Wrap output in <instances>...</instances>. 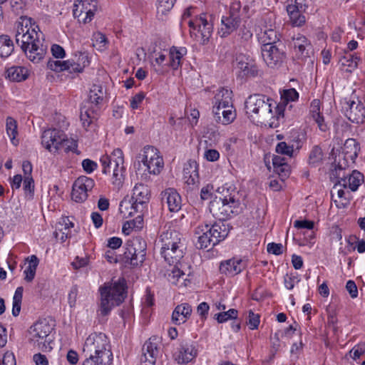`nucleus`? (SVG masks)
Returning a JSON list of instances; mask_svg holds the SVG:
<instances>
[{"instance_id": "nucleus-1", "label": "nucleus", "mask_w": 365, "mask_h": 365, "mask_svg": "<svg viewBox=\"0 0 365 365\" xmlns=\"http://www.w3.org/2000/svg\"><path fill=\"white\" fill-rule=\"evenodd\" d=\"M36 29H38V26L31 18L21 16L17 22L15 36L16 43L27 58L34 63H39L47 51V45L39 38Z\"/></svg>"}, {"instance_id": "nucleus-2", "label": "nucleus", "mask_w": 365, "mask_h": 365, "mask_svg": "<svg viewBox=\"0 0 365 365\" xmlns=\"http://www.w3.org/2000/svg\"><path fill=\"white\" fill-rule=\"evenodd\" d=\"M245 110L253 120L269 128H277L279 118L283 117L282 106L260 94L252 95L246 100Z\"/></svg>"}, {"instance_id": "nucleus-3", "label": "nucleus", "mask_w": 365, "mask_h": 365, "mask_svg": "<svg viewBox=\"0 0 365 365\" xmlns=\"http://www.w3.org/2000/svg\"><path fill=\"white\" fill-rule=\"evenodd\" d=\"M86 357L83 365H110L113 354L109 340L103 333H93L86 339L83 347Z\"/></svg>"}, {"instance_id": "nucleus-4", "label": "nucleus", "mask_w": 365, "mask_h": 365, "mask_svg": "<svg viewBox=\"0 0 365 365\" xmlns=\"http://www.w3.org/2000/svg\"><path fill=\"white\" fill-rule=\"evenodd\" d=\"M161 255L169 264H178L185 254V244L181 235L174 230L163 232L160 236Z\"/></svg>"}, {"instance_id": "nucleus-5", "label": "nucleus", "mask_w": 365, "mask_h": 365, "mask_svg": "<svg viewBox=\"0 0 365 365\" xmlns=\"http://www.w3.org/2000/svg\"><path fill=\"white\" fill-rule=\"evenodd\" d=\"M125 285L124 279H119L101 287V303L98 312L102 316H106L112 308L121 304L125 297Z\"/></svg>"}, {"instance_id": "nucleus-6", "label": "nucleus", "mask_w": 365, "mask_h": 365, "mask_svg": "<svg viewBox=\"0 0 365 365\" xmlns=\"http://www.w3.org/2000/svg\"><path fill=\"white\" fill-rule=\"evenodd\" d=\"M53 329L46 319L37 321L29 329V342L42 351H51L53 343L51 334Z\"/></svg>"}, {"instance_id": "nucleus-7", "label": "nucleus", "mask_w": 365, "mask_h": 365, "mask_svg": "<svg viewBox=\"0 0 365 365\" xmlns=\"http://www.w3.org/2000/svg\"><path fill=\"white\" fill-rule=\"evenodd\" d=\"M146 242L140 237L128 240L125 244L123 257L125 263L133 266L141 264L145 258Z\"/></svg>"}, {"instance_id": "nucleus-8", "label": "nucleus", "mask_w": 365, "mask_h": 365, "mask_svg": "<svg viewBox=\"0 0 365 365\" xmlns=\"http://www.w3.org/2000/svg\"><path fill=\"white\" fill-rule=\"evenodd\" d=\"M239 202L232 196L215 198L210 203L209 209L212 215L219 221H225L237 212Z\"/></svg>"}, {"instance_id": "nucleus-9", "label": "nucleus", "mask_w": 365, "mask_h": 365, "mask_svg": "<svg viewBox=\"0 0 365 365\" xmlns=\"http://www.w3.org/2000/svg\"><path fill=\"white\" fill-rule=\"evenodd\" d=\"M100 160L103 173L107 174L112 172L113 177L116 181L122 180L125 168L123 166V153L120 149H115L110 155H103Z\"/></svg>"}, {"instance_id": "nucleus-10", "label": "nucleus", "mask_w": 365, "mask_h": 365, "mask_svg": "<svg viewBox=\"0 0 365 365\" xmlns=\"http://www.w3.org/2000/svg\"><path fill=\"white\" fill-rule=\"evenodd\" d=\"M190 35L201 44H206L212 36L213 27L205 14L200 15L195 21H190Z\"/></svg>"}, {"instance_id": "nucleus-11", "label": "nucleus", "mask_w": 365, "mask_h": 365, "mask_svg": "<svg viewBox=\"0 0 365 365\" xmlns=\"http://www.w3.org/2000/svg\"><path fill=\"white\" fill-rule=\"evenodd\" d=\"M241 5L239 1L233 2L227 16L222 17V26L220 31L221 37H225L235 31L240 23Z\"/></svg>"}, {"instance_id": "nucleus-12", "label": "nucleus", "mask_w": 365, "mask_h": 365, "mask_svg": "<svg viewBox=\"0 0 365 365\" xmlns=\"http://www.w3.org/2000/svg\"><path fill=\"white\" fill-rule=\"evenodd\" d=\"M142 163L149 173L158 175L163 168L164 162L159 151L153 146H145L143 149Z\"/></svg>"}, {"instance_id": "nucleus-13", "label": "nucleus", "mask_w": 365, "mask_h": 365, "mask_svg": "<svg viewBox=\"0 0 365 365\" xmlns=\"http://www.w3.org/2000/svg\"><path fill=\"white\" fill-rule=\"evenodd\" d=\"M343 169L341 165L338 166V168H335L331 172V178H339L338 183L335 185V187L339 185L342 186L344 188L349 187L351 191L357 190L360 185L364 182V175L357 170H353L351 174L347 176L341 175V172Z\"/></svg>"}, {"instance_id": "nucleus-14", "label": "nucleus", "mask_w": 365, "mask_h": 365, "mask_svg": "<svg viewBox=\"0 0 365 365\" xmlns=\"http://www.w3.org/2000/svg\"><path fill=\"white\" fill-rule=\"evenodd\" d=\"M73 15L83 23L90 22L97 11L96 0H76L74 3Z\"/></svg>"}, {"instance_id": "nucleus-15", "label": "nucleus", "mask_w": 365, "mask_h": 365, "mask_svg": "<svg viewBox=\"0 0 365 365\" xmlns=\"http://www.w3.org/2000/svg\"><path fill=\"white\" fill-rule=\"evenodd\" d=\"M94 187V181L86 176L79 177L75 180L72 189V199L77 202H82L88 197V192Z\"/></svg>"}, {"instance_id": "nucleus-16", "label": "nucleus", "mask_w": 365, "mask_h": 365, "mask_svg": "<svg viewBox=\"0 0 365 365\" xmlns=\"http://www.w3.org/2000/svg\"><path fill=\"white\" fill-rule=\"evenodd\" d=\"M262 56L266 64L271 68L280 66L284 58V52L279 48V45L262 46Z\"/></svg>"}, {"instance_id": "nucleus-17", "label": "nucleus", "mask_w": 365, "mask_h": 365, "mask_svg": "<svg viewBox=\"0 0 365 365\" xmlns=\"http://www.w3.org/2000/svg\"><path fill=\"white\" fill-rule=\"evenodd\" d=\"M158 339L157 337L150 338L144 344L140 357L141 365H155L158 354Z\"/></svg>"}, {"instance_id": "nucleus-18", "label": "nucleus", "mask_w": 365, "mask_h": 365, "mask_svg": "<svg viewBox=\"0 0 365 365\" xmlns=\"http://www.w3.org/2000/svg\"><path fill=\"white\" fill-rule=\"evenodd\" d=\"M64 133L58 129H48L44 130L41 135V143L49 151L58 150L61 143L63 140Z\"/></svg>"}, {"instance_id": "nucleus-19", "label": "nucleus", "mask_w": 365, "mask_h": 365, "mask_svg": "<svg viewBox=\"0 0 365 365\" xmlns=\"http://www.w3.org/2000/svg\"><path fill=\"white\" fill-rule=\"evenodd\" d=\"M345 115L352 123L360 124L365 120V107L363 103L357 101H349L346 103Z\"/></svg>"}, {"instance_id": "nucleus-20", "label": "nucleus", "mask_w": 365, "mask_h": 365, "mask_svg": "<svg viewBox=\"0 0 365 365\" xmlns=\"http://www.w3.org/2000/svg\"><path fill=\"white\" fill-rule=\"evenodd\" d=\"M197 350L192 343L182 341L175 360L179 364H187L196 358Z\"/></svg>"}, {"instance_id": "nucleus-21", "label": "nucleus", "mask_w": 365, "mask_h": 365, "mask_svg": "<svg viewBox=\"0 0 365 365\" xmlns=\"http://www.w3.org/2000/svg\"><path fill=\"white\" fill-rule=\"evenodd\" d=\"M246 262L241 259H231L221 262L220 271L227 276L233 277L246 267Z\"/></svg>"}, {"instance_id": "nucleus-22", "label": "nucleus", "mask_w": 365, "mask_h": 365, "mask_svg": "<svg viewBox=\"0 0 365 365\" xmlns=\"http://www.w3.org/2000/svg\"><path fill=\"white\" fill-rule=\"evenodd\" d=\"M212 113L215 120L222 125L231 123L236 117L232 105L229 107L213 106Z\"/></svg>"}, {"instance_id": "nucleus-23", "label": "nucleus", "mask_w": 365, "mask_h": 365, "mask_svg": "<svg viewBox=\"0 0 365 365\" xmlns=\"http://www.w3.org/2000/svg\"><path fill=\"white\" fill-rule=\"evenodd\" d=\"M292 45L298 58L304 59L309 56L312 46L309 41L304 36L297 34L294 36Z\"/></svg>"}, {"instance_id": "nucleus-24", "label": "nucleus", "mask_w": 365, "mask_h": 365, "mask_svg": "<svg viewBox=\"0 0 365 365\" xmlns=\"http://www.w3.org/2000/svg\"><path fill=\"white\" fill-rule=\"evenodd\" d=\"M68 63V72L82 73L84 68L88 66L89 61L88 54L86 53H76L71 58L67 60Z\"/></svg>"}, {"instance_id": "nucleus-25", "label": "nucleus", "mask_w": 365, "mask_h": 365, "mask_svg": "<svg viewBox=\"0 0 365 365\" xmlns=\"http://www.w3.org/2000/svg\"><path fill=\"white\" fill-rule=\"evenodd\" d=\"M162 201L166 202L170 212H177L181 207V197L173 188H168L162 192Z\"/></svg>"}, {"instance_id": "nucleus-26", "label": "nucleus", "mask_w": 365, "mask_h": 365, "mask_svg": "<svg viewBox=\"0 0 365 365\" xmlns=\"http://www.w3.org/2000/svg\"><path fill=\"white\" fill-rule=\"evenodd\" d=\"M192 307L187 303L178 305L172 314V321L175 324L180 325L185 323L190 317Z\"/></svg>"}, {"instance_id": "nucleus-27", "label": "nucleus", "mask_w": 365, "mask_h": 365, "mask_svg": "<svg viewBox=\"0 0 365 365\" xmlns=\"http://www.w3.org/2000/svg\"><path fill=\"white\" fill-rule=\"evenodd\" d=\"M136 205H143L147 203L150 199V190L146 185L143 183L136 184L133 190L131 197Z\"/></svg>"}, {"instance_id": "nucleus-28", "label": "nucleus", "mask_w": 365, "mask_h": 365, "mask_svg": "<svg viewBox=\"0 0 365 365\" xmlns=\"http://www.w3.org/2000/svg\"><path fill=\"white\" fill-rule=\"evenodd\" d=\"M232 91L225 88H220L215 91V96L212 100L213 106L229 107L232 105Z\"/></svg>"}, {"instance_id": "nucleus-29", "label": "nucleus", "mask_w": 365, "mask_h": 365, "mask_svg": "<svg viewBox=\"0 0 365 365\" xmlns=\"http://www.w3.org/2000/svg\"><path fill=\"white\" fill-rule=\"evenodd\" d=\"M230 228L228 225L223 221L215 222L211 226L210 225V234L212 239L217 240V244L225 239L228 235Z\"/></svg>"}, {"instance_id": "nucleus-30", "label": "nucleus", "mask_w": 365, "mask_h": 365, "mask_svg": "<svg viewBox=\"0 0 365 365\" xmlns=\"http://www.w3.org/2000/svg\"><path fill=\"white\" fill-rule=\"evenodd\" d=\"M184 179L187 185L197 187L199 182L197 165L195 162L189 163L183 170Z\"/></svg>"}, {"instance_id": "nucleus-31", "label": "nucleus", "mask_w": 365, "mask_h": 365, "mask_svg": "<svg viewBox=\"0 0 365 365\" xmlns=\"http://www.w3.org/2000/svg\"><path fill=\"white\" fill-rule=\"evenodd\" d=\"M310 115L312 118L316 122L319 128L322 131L327 130V125L324 123V116L320 113V101L314 99L310 105Z\"/></svg>"}, {"instance_id": "nucleus-32", "label": "nucleus", "mask_w": 365, "mask_h": 365, "mask_svg": "<svg viewBox=\"0 0 365 365\" xmlns=\"http://www.w3.org/2000/svg\"><path fill=\"white\" fill-rule=\"evenodd\" d=\"M360 58L350 53L345 52V55L339 58L340 68L345 72H352L358 66Z\"/></svg>"}, {"instance_id": "nucleus-33", "label": "nucleus", "mask_w": 365, "mask_h": 365, "mask_svg": "<svg viewBox=\"0 0 365 365\" xmlns=\"http://www.w3.org/2000/svg\"><path fill=\"white\" fill-rule=\"evenodd\" d=\"M360 151V146L358 142L354 138H349L345 141L343 148L344 158L354 161L358 156Z\"/></svg>"}, {"instance_id": "nucleus-34", "label": "nucleus", "mask_w": 365, "mask_h": 365, "mask_svg": "<svg viewBox=\"0 0 365 365\" xmlns=\"http://www.w3.org/2000/svg\"><path fill=\"white\" fill-rule=\"evenodd\" d=\"M259 38L262 43V46H273L277 44L279 38L277 33V31L272 28H267V26H264V29L262 30L259 34Z\"/></svg>"}, {"instance_id": "nucleus-35", "label": "nucleus", "mask_w": 365, "mask_h": 365, "mask_svg": "<svg viewBox=\"0 0 365 365\" xmlns=\"http://www.w3.org/2000/svg\"><path fill=\"white\" fill-rule=\"evenodd\" d=\"M247 58L243 55H239L236 58L237 68L243 73L244 76H255L257 73L256 67L247 61Z\"/></svg>"}, {"instance_id": "nucleus-36", "label": "nucleus", "mask_w": 365, "mask_h": 365, "mask_svg": "<svg viewBox=\"0 0 365 365\" xmlns=\"http://www.w3.org/2000/svg\"><path fill=\"white\" fill-rule=\"evenodd\" d=\"M73 227V223L70 220L68 217H62L56 225L55 231L56 237L64 242L68 237V232H63V230H70V228Z\"/></svg>"}, {"instance_id": "nucleus-37", "label": "nucleus", "mask_w": 365, "mask_h": 365, "mask_svg": "<svg viewBox=\"0 0 365 365\" xmlns=\"http://www.w3.org/2000/svg\"><path fill=\"white\" fill-rule=\"evenodd\" d=\"M29 73L26 68L21 66H12L7 69L6 77L13 81L20 82L28 78Z\"/></svg>"}, {"instance_id": "nucleus-38", "label": "nucleus", "mask_w": 365, "mask_h": 365, "mask_svg": "<svg viewBox=\"0 0 365 365\" xmlns=\"http://www.w3.org/2000/svg\"><path fill=\"white\" fill-rule=\"evenodd\" d=\"M170 66L175 70L181 66V60L186 53L185 48H177L173 46L170 49Z\"/></svg>"}, {"instance_id": "nucleus-39", "label": "nucleus", "mask_w": 365, "mask_h": 365, "mask_svg": "<svg viewBox=\"0 0 365 365\" xmlns=\"http://www.w3.org/2000/svg\"><path fill=\"white\" fill-rule=\"evenodd\" d=\"M6 130L11 143L16 146L19 143L16 138L18 135L17 122L12 117L9 116L6 119Z\"/></svg>"}, {"instance_id": "nucleus-40", "label": "nucleus", "mask_w": 365, "mask_h": 365, "mask_svg": "<svg viewBox=\"0 0 365 365\" xmlns=\"http://www.w3.org/2000/svg\"><path fill=\"white\" fill-rule=\"evenodd\" d=\"M27 261L29 264L24 271V279L27 282H31L35 277L39 261L36 255H31L27 259Z\"/></svg>"}, {"instance_id": "nucleus-41", "label": "nucleus", "mask_w": 365, "mask_h": 365, "mask_svg": "<svg viewBox=\"0 0 365 365\" xmlns=\"http://www.w3.org/2000/svg\"><path fill=\"white\" fill-rule=\"evenodd\" d=\"M106 92L101 84L95 83L90 88L89 91V101L91 103L98 105L102 103Z\"/></svg>"}, {"instance_id": "nucleus-42", "label": "nucleus", "mask_w": 365, "mask_h": 365, "mask_svg": "<svg viewBox=\"0 0 365 365\" xmlns=\"http://www.w3.org/2000/svg\"><path fill=\"white\" fill-rule=\"evenodd\" d=\"M138 206L132 198L125 197L120 203L119 210L123 216H131L138 212Z\"/></svg>"}, {"instance_id": "nucleus-43", "label": "nucleus", "mask_w": 365, "mask_h": 365, "mask_svg": "<svg viewBox=\"0 0 365 365\" xmlns=\"http://www.w3.org/2000/svg\"><path fill=\"white\" fill-rule=\"evenodd\" d=\"M287 11L293 26H302L306 22L305 16L302 14L303 11H295L294 7L287 6Z\"/></svg>"}, {"instance_id": "nucleus-44", "label": "nucleus", "mask_w": 365, "mask_h": 365, "mask_svg": "<svg viewBox=\"0 0 365 365\" xmlns=\"http://www.w3.org/2000/svg\"><path fill=\"white\" fill-rule=\"evenodd\" d=\"M175 266L173 267V269L168 272V279L170 282L174 284H179V285H184L186 286V279H183V282L180 284V279L183 278V277L185 275V273L181 271L178 267V264H174Z\"/></svg>"}, {"instance_id": "nucleus-45", "label": "nucleus", "mask_w": 365, "mask_h": 365, "mask_svg": "<svg viewBox=\"0 0 365 365\" xmlns=\"http://www.w3.org/2000/svg\"><path fill=\"white\" fill-rule=\"evenodd\" d=\"M14 51V45L8 36H0V56L6 58L9 56Z\"/></svg>"}, {"instance_id": "nucleus-46", "label": "nucleus", "mask_w": 365, "mask_h": 365, "mask_svg": "<svg viewBox=\"0 0 365 365\" xmlns=\"http://www.w3.org/2000/svg\"><path fill=\"white\" fill-rule=\"evenodd\" d=\"M23 292L24 288L22 287H19L15 291L14 297H13V307H12V314L14 317H17L21 311V304L23 297Z\"/></svg>"}, {"instance_id": "nucleus-47", "label": "nucleus", "mask_w": 365, "mask_h": 365, "mask_svg": "<svg viewBox=\"0 0 365 365\" xmlns=\"http://www.w3.org/2000/svg\"><path fill=\"white\" fill-rule=\"evenodd\" d=\"M323 159V153L321 148L318 145H315L312 148L309 156V163L312 166L319 165Z\"/></svg>"}, {"instance_id": "nucleus-48", "label": "nucleus", "mask_w": 365, "mask_h": 365, "mask_svg": "<svg viewBox=\"0 0 365 365\" xmlns=\"http://www.w3.org/2000/svg\"><path fill=\"white\" fill-rule=\"evenodd\" d=\"M299 98V93L294 88L284 90L281 97V103L279 104L284 107L289 101H295ZM284 110V108H282Z\"/></svg>"}, {"instance_id": "nucleus-49", "label": "nucleus", "mask_w": 365, "mask_h": 365, "mask_svg": "<svg viewBox=\"0 0 365 365\" xmlns=\"http://www.w3.org/2000/svg\"><path fill=\"white\" fill-rule=\"evenodd\" d=\"M48 68L55 72L68 71V63L66 61L49 60L47 63Z\"/></svg>"}, {"instance_id": "nucleus-50", "label": "nucleus", "mask_w": 365, "mask_h": 365, "mask_svg": "<svg viewBox=\"0 0 365 365\" xmlns=\"http://www.w3.org/2000/svg\"><path fill=\"white\" fill-rule=\"evenodd\" d=\"M237 317V310L230 309L227 312H222L215 314L214 318L218 323H223L229 319H236Z\"/></svg>"}, {"instance_id": "nucleus-51", "label": "nucleus", "mask_w": 365, "mask_h": 365, "mask_svg": "<svg viewBox=\"0 0 365 365\" xmlns=\"http://www.w3.org/2000/svg\"><path fill=\"white\" fill-rule=\"evenodd\" d=\"M350 195H351V194H350V192H349V191L346 192L342 189L338 190L337 196L341 200L340 201H338L337 200H334V202L336 203V205L337 206V207H339V208L346 207L349 203Z\"/></svg>"}, {"instance_id": "nucleus-52", "label": "nucleus", "mask_w": 365, "mask_h": 365, "mask_svg": "<svg viewBox=\"0 0 365 365\" xmlns=\"http://www.w3.org/2000/svg\"><path fill=\"white\" fill-rule=\"evenodd\" d=\"M197 235L198 240L197 242V246L200 249L209 248L217 245V240L212 239V237H208L206 235H203L200 234ZM209 237H210V235Z\"/></svg>"}, {"instance_id": "nucleus-53", "label": "nucleus", "mask_w": 365, "mask_h": 365, "mask_svg": "<svg viewBox=\"0 0 365 365\" xmlns=\"http://www.w3.org/2000/svg\"><path fill=\"white\" fill-rule=\"evenodd\" d=\"M176 0H157L158 14H165L174 6Z\"/></svg>"}, {"instance_id": "nucleus-54", "label": "nucleus", "mask_w": 365, "mask_h": 365, "mask_svg": "<svg viewBox=\"0 0 365 365\" xmlns=\"http://www.w3.org/2000/svg\"><path fill=\"white\" fill-rule=\"evenodd\" d=\"M275 150L279 154L292 157L294 152V148L293 145H289L285 142H280L277 145Z\"/></svg>"}, {"instance_id": "nucleus-55", "label": "nucleus", "mask_w": 365, "mask_h": 365, "mask_svg": "<svg viewBox=\"0 0 365 365\" xmlns=\"http://www.w3.org/2000/svg\"><path fill=\"white\" fill-rule=\"evenodd\" d=\"M274 171L279 176L281 181L283 182L289 175L290 167L287 163L274 168Z\"/></svg>"}, {"instance_id": "nucleus-56", "label": "nucleus", "mask_w": 365, "mask_h": 365, "mask_svg": "<svg viewBox=\"0 0 365 365\" xmlns=\"http://www.w3.org/2000/svg\"><path fill=\"white\" fill-rule=\"evenodd\" d=\"M60 144V150H63L65 152L73 151L77 148L76 142L72 139L67 138L65 134L63 135V140Z\"/></svg>"}, {"instance_id": "nucleus-57", "label": "nucleus", "mask_w": 365, "mask_h": 365, "mask_svg": "<svg viewBox=\"0 0 365 365\" xmlns=\"http://www.w3.org/2000/svg\"><path fill=\"white\" fill-rule=\"evenodd\" d=\"M365 353V344L360 343L354 346L350 351L351 356L353 359H359L361 355Z\"/></svg>"}, {"instance_id": "nucleus-58", "label": "nucleus", "mask_w": 365, "mask_h": 365, "mask_svg": "<svg viewBox=\"0 0 365 365\" xmlns=\"http://www.w3.org/2000/svg\"><path fill=\"white\" fill-rule=\"evenodd\" d=\"M248 318L249 319L247 324L249 325L250 329H257L259 324V315L257 314H255L252 310H250Z\"/></svg>"}, {"instance_id": "nucleus-59", "label": "nucleus", "mask_w": 365, "mask_h": 365, "mask_svg": "<svg viewBox=\"0 0 365 365\" xmlns=\"http://www.w3.org/2000/svg\"><path fill=\"white\" fill-rule=\"evenodd\" d=\"M282 249H283V246L282 244H280V243L277 244L274 242L269 243L267 245V252L269 253H272L275 255H281L282 253Z\"/></svg>"}, {"instance_id": "nucleus-60", "label": "nucleus", "mask_w": 365, "mask_h": 365, "mask_svg": "<svg viewBox=\"0 0 365 365\" xmlns=\"http://www.w3.org/2000/svg\"><path fill=\"white\" fill-rule=\"evenodd\" d=\"M88 262L89 261L88 257H80L77 256L74 261L71 263V265L74 269H78L88 265Z\"/></svg>"}, {"instance_id": "nucleus-61", "label": "nucleus", "mask_w": 365, "mask_h": 365, "mask_svg": "<svg viewBox=\"0 0 365 365\" xmlns=\"http://www.w3.org/2000/svg\"><path fill=\"white\" fill-rule=\"evenodd\" d=\"M145 95L143 92H140L135 95L130 100V107L133 109H137L138 106L142 103L145 98Z\"/></svg>"}, {"instance_id": "nucleus-62", "label": "nucleus", "mask_w": 365, "mask_h": 365, "mask_svg": "<svg viewBox=\"0 0 365 365\" xmlns=\"http://www.w3.org/2000/svg\"><path fill=\"white\" fill-rule=\"evenodd\" d=\"M346 289L349 292L350 297L353 299L358 296V289L356 283L353 280H349L346 284Z\"/></svg>"}, {"instance_id": "nucleus-63", "label": "nucleus", "mask_w": 365, "mask_h": 365, "mask_svg": "<svg viewBox=\"0 0 365 365\" xmlns=\"http://www.w3.org/2000/svg\"><path fill=\"white\" fill-rule=\"evenodd\" d=\"M204 157L208 161L215 162L219 159L220 153L217 150L208 149L205 151Z\"/></svg>"}, {"instance_id": "nucleus-64", "label": "nucleus", "mask_w": 365, "mask_h": 365, "mask_svg": "<svg viewBox=\"0 0 365 365\" xmlns=\"http://www.w3.org/2000/svg\"><path fill=\"white\" fill-rule=\"evenodd\" d=\"M52 55L56 58H63L66 56L63 48L58 44H53L51 48Z\"/></svg>"}]
</instances>
